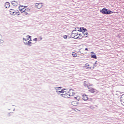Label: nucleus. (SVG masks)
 I'll return each instance as SVG.
<instances>
[{
	"mask_svg": "<svg viewBox=\"0 0 124 124\" xmlns=\"http://www.w3.org/2000/svg\"><path fill=\"white\" fill-rule=\"evenodd\" d=\"M96 62H97V61H96L94 64H96Z\"/></svg>",
	"mask_w": 124,
	"mask_h": 124,
	"instance_id": "nucleus-33",
	"label": "nucleus"
},
{
	"mask_svg": "<svg viewBox=\"0 0 124 124\" xmlns=\"http://www.w3.org/2000/svg\"><path fill=\"white\" fill-rule=\"evenodd\" d=\"M89 86H93V84H91L90 85H89Z\"/></svg>",
	"mask_w": 124,
	"mask_h": 124,
	"instance_id": "nucleus-34",
	"label": "nucleus"
},
{
	"mask_svg": "<svg viewBox=\"0 0 124 124\" xmlns=\"http://www.w3.org/2000/svg\"><path fill=\"white\" fill-rule=\"evenodd\" d=\"M10 12L11 15L15 16V15H17V14L19 13V11H16L13 9H10Z\"/></svg>",
	"mask_w": 124,
	"mask_h": 124,
	"instance_id": "nucleus-4",
	"label": "nucleus"
},
{
	"mask_svg": "<svg viewBox=\"0 0 124 124\" xmlns=\"http://www.w3.org/2000/svg\"><path fill=\"white\" fill-rule=\"evenodd\" d=\"M85 66L86 68V69H94V67H93V68H92V67H89V66H90V64L88 63H86L85 64Z\"/></svg>",
	"mask_w": 124,
	"mask_h": 124,
	"instance_id": "nucleus-15",
	"label": "nucleus"
},
{
	"mask_svg": "<svg viewBox=\"0 0 124 124\" xmlns=\"http://www.w3.org/2000/svg\"><path fill=\"white\" fill-rule=\"evenodd\" d=\"M31 39H30V40L28 42H24V43L25 45H27V46H31Z\"/></svg>",
	"mask_w": 124,
	"mask_h": 124,
	"instance_id": "nucleus-12",
	"label": "nucleus"
},
{
	"mask_svg": "<svg viewBox=\"0 0 124 124\" xmlns=\"http://www.w3.org/2000/svg\"><path fill=\"white\" fill-rule=\"evenodd\" d=\"M63 37L64 39H67V35H64V36H63Z\"/></svg>",
	"mask_w": 124,
	"mask_h": 124,
	"instance_id": "nucleus-27",
	"label": "nucleus"
},
{
	"mask_svg": "<svg viewBox=\"0 0 124 124\" xmlns=\"http://www.w3.org/2000/svg\"><path fill=\"white\" fill-rule=\"evenodd\" d=\"M96 64H93V67H96Z\"/></svg>",
	"mask_w": 124,
	"mask_h": 124,
	"instance_id": "nucleus-30",
	"label": "nucleus"
},
{
	"mask_svg": "<svg viewBox=\"0 0 124 124\" xmlns=\"http://www.w3.org/2000/svg\"><path fill=\"white\" fill-rule=\"evenodd\" d=\"M43 6V3H35V7L37 8L38 9H40V8H42Z\"/></svg>",
	"mask_w": 124,
	"mask_h": 124,
	"instance_id": "nucleus-5",
	"label": "nucleus"
},
{
	"mask_svg": "<svg viewBox=\"0 0 124 124\" xmlns=\"http://www.w3.org/2000/svg\"><path fill=\"white\" fill-rule=\"evenodd\" d=\"M61 95H62V97H64V98H70V97L69 96V94L68 93H64H64H62V94H61Z\"/></svg>",
	"mask_w": 124,
	"mask_h": 124,
	"instance_id": "nucleus-7",
	"label": "nucleus"
},
{
	"mask_svg": "<svg viewBox=\"0 0 124 124\" xmlns=\"http://www.w3.org/2000/svg\"><path fill=\"white\" fill-rule=\"evenodd\" d=\"M3 44V40L2 39H0V45H2Z\"/></svg>",
	"mask_w": 124,
	"mask_h": 124,
	"instance_id": "nucleus-24",
	"label": "nucleus"
},
{
	"mask_svg": "<svg viewBox=\"0 0 124 124\" xmlns=\"http://www.w3.org/2000/svg\"><path fill=\"white\" fill-rule=\"evenodd\" d=\"M88 89H89V92H90V93H97V91H96V90L93 88H90L88 87Z\"/></svg>",
	"mask_w": 124,
	"mask_h": 124,
	"instance_id": "nucleus-9",
	"label": "nucleus"
},
{
	"mask_svg": "<svg viewBox=\"0 0 124 124\" xmlns=\"http://www.w3.org/2000/svg\"><path fill=\"white\" fill-rule=\"evenodd\" d=\"M85 51H88V48H85Z\"/></svg>",
	"mask_w": 124,
	"mask_h": 124,
	"instance_id": "nucleus-32",
	"label": "nucleus"
},
{
	"mask_svg": "<svg viewBox=\"0 0 124 124\" xmlns=\"http://www.w3.org/2000/svg\"><path fill=\"white\" fill-rule=\"evenodd\" d=\"M120 101L121 102V104L124 106V94L122 95L121 96Z\"/></svg>",
	"mask_w": 124,
	"mask_h": 124,
	"instance_id": "nucleus-11",
	"label": "nucleus"
},
{
	"mask_svg": "<svg viewBox=\"0 0 124 124\" xmlns=\"http://www.w3.org/2000/svg\"><path fill=\"white\" fill-rule=\"evenodd\" d=\"M19 9L22 13L25 12V11H30L29 9L25 8V7L20 6L19 7Z\"/></svg>",
	"mask_w": 124,
	"mask_h": 124,
	"instance_id": "nucleus-6",
	"label": "nucleus"
},
{
	"mask_svg": "<svg viewBox=\"0 0 124 124\" xmlns=\"http://www.w3.org/2000/svg\"><path fill=\"white\" fill-rule=\"evenodd\" d=\"M61 89H62V87H55V90L56 91V93L60 94V93H64V91L63 90H61Z\"/></svg>",
	"mask_w": 124,
	"mask_h": 124,
	"instance_id": "nucleus-3",
	"label": "nucleus"
},
{
	"mask_svg": "<svg viewBox=\"0 0 124 124\" xmlns=\"http://www.w3.org/2000/svg\"><path fill=\"white\" fill-rule=\"evenodd\" d=\"M27 39H29V37H27V38H26Z\"/></svg>",
	"mask_w": 124,
	"mask_h": 124,
	"instance_id": "nucleus-36",
	"label": "nucleus"
},
{
	"mask_svg": "<svg viewBox=\"0 0 124 124\" xmlns=\"http://www.w3.org/2000/svg\"><path fill=\"white\" fill-rule=\"evenodd\" d=\"M78 32H77V31L74 30L72 32V37L73 38H75V39H77L78 38H79V36H78Z\"/></svg>",
	"mask_w": 124,
	"mask_h": 124,
	"instance_id": "nucleus-2",
	"label": "nucleus"
},
{
	"mask_svg": "<svg viewBox=\"0 0 124 124\" xmlns=\"http://www.w3.org/2000/svg\"><path fill=\"white\" fill-rule=\"evenodd\" d=\"M91 58L92 59H97V57H96V55L95 54L91 55Z\"/></svg>",
	"mask_w": 124,
	"mask_h": 124,
	"instance_id": "nucleus-19",
	"label": "nucleus"
},
{
	"mask_svg": "<svg viewBox=\"0 0 124 124\" xmlns=\"http://www.w3.org/2000/svg\"><path fill=\"white\" fill-rule=\"evenodd\" d=\"M78 31H82V29L81 28H78Z\"/></svg>",
	"mask_w": 124,
	"mask_h": 124,
	"instance_id": "nucleus-26",
	"label": "nucleus"
},
{
	"mask_svg": "<svg viewBox=\"0 0 124 124\" xmlns=\"http://www.w3.org/2000/svg\"><path fill=\"white\" fill-rule=\"evenodd\" d=\"M5 7L6 8H9V7H10V4L9 3V2H7L5 3Z\"/></svg>",
	"mask_w": 124,
	"mask_h": 124,
	"instance_id": "nucleus-17",
	"label": "nucleus"
},
{
	"mask_svg": "<svg viewBox=\"0 0 124 124\" xmlns=\"http://www.w3.org/2000/svg\"><path fill=\"white\" fill-rule=\"evenodd\" d=\"M22 13H23L24 15H28L29 14L28 13V11H25L23 12Z\"/></svg>",
	"mask_w": 124,
	"mask_h": 124,
	"instance_id": "nucleus-23",
	"label": "nucleus"
},
{
	"mask_svg": "<svg viewBox=\"0 0 124 124\" xmlns=\"http://www.w3.org/2000/svg\"><path fill=\"white\" fill-rule=\"evenodd\" d=\"M26 37H29L28 39H26L25 38H23V40L24 41V42H27V41H28V40H30V39H31V36H30V35H27L26 36Z\"/></svg>",
	"mask_w": 124,
	"mask_h": 124,
	"instance_id": "nucleus-14",
	"label": "nucleus"
},
{
	"mask_svg": "<svg viewBox=\"0 0 124 124\" xmlns=\"http://www.w3.org/2000/svg\"><path fill=\"white\" fill-rule=\"evenodd\" d=\"M94 52H91V54H93Z\"/></svg>",
	"mask_w": 124,
	"mask_h": 124,
	"instance_id": "nucleus-35",
	"label": "nucleus"
},
{
	"mask_svg": "<svg viewBox=\"0 0 124 124\" xmlns=\"http://www.w3.org/2000/svg\"><path fill=\"white\" fill-rule=\"evenodd\" d=\"M79 38L80 39H82V38H83V37H84V36L83 35H82V34H78Z\"/></svg>",
	"mask_w": 124,
	"mask_h": 124,
	"instance_id": "nucleus-20",
	"label": "nucleus"
},
{
	"mask_svg": "<svg viewBox=\"0 0 124 124\" xmlns=\"http://www.w3.org/2000/svg\"><path fill=\"white\" fill-rule=\"evenodd\" d=\"M75 111H76V112H77V111H78V109H75Z\"/></svg>",
	"mask_w": 124,
	"mask_h": 124,
	"instance_id": "nucleus-31",
	"label": "nucleus"
},
{
	"mask_svg": "<svg viewBox=\"0 0 124 124\" xmlns=\"http://www.w3.org/2000/svg\"><path fill=\"white\" fill-rule=\"evenodd\" d=\"M101 12L102 14H106V15H108V14H112L113 13V12L110 11V10H108L106 8H103L101 10Z\"/></svg>",
	"mask_w": 124,
	"mask_h": 124,
	"instance_id": "nucleus-1",
	"label": "nucleus"
},
{
	"mask_svg": "<svg viewBox=\"0 0 124 124\" xmlns=\"http://www.w3.org/2000/svg\"><path fill=\"white\" fill-rule=\"evenodd\" d=\"M83 31L82 32V34L83 35V37H88L89 36V33L87 31V29L83 28ZM86 32V33H85Z\"/></svg>",
	"mask_w": 124,
	"mask_h": 124,
	"instance_id": "nucleus-8",
	"label": "nucleus"
},
{
	"mask_svg": "<svg viewBox=\"0 0 124 124\" xmlns=\"http://www.w3.org/2000/svg\"><path fill=\"white\" fill-rule=\"evenodd\" d=\"M33 41H37V38H35L34 39H33Z\"/></svg>",
	"mask_w": 124,
	"mask_h": 124,
	"instance_id": "nucleus-28",
	"label": "nucleus"
},
{
	"mask_svg": "<svg viewBox=\"0 0 124 124\" xmlns=\"http://www.w3.org/2000/svg\"><path fill=\"white\" fill-rule=\"evenodd\" d=\"M73 57H74V58H76V57H77V54L75 52H73L72 54Z\"/></svg>",
	"mask_w": 124,
	"mask_h": 124,
	"instance_id": "nucleus-21",
	"label": "nucleus"
},
{
	"mask_svg": "<svg viewBox=\"0 0 124 124\" xmlns=\"http://www.w3.org/2000/svg\"><path fill=\"white\" fill-rule=\"evenodd\" d=\"M68 93H69V95L70 97V96H72L75 94V93L73 92V90H70L68 92Z\"/></svg>",
	"mask_w": 124,
	"mask_h": 124,
	"instance_id": "nucleus-10",
	"label": "nucleus"
},
{
	"mask_svg": "<svg viewBox=\"0 0 124 124\" xmlns=\"http://www.w3.org/2000/svg\"><path fill=\"white\" fill-rule=\"evenodd\" d=\"M11 3L14 6H17V5L19 4V2L17 1H12Z\"/></svg>",
	"mask_w": 124,
	"mask_h": 124,
	"instance_id": "nucleus-13",
	"label": "nucleus"
},
{
	"mask_svg": "<svg viewBox=\"0 0 124 124\" xmlns=\"http://www.w3.org/2000/svg\"><path fill=\"white\" fill-rule=\"evenodd\" d=\"M39 41H40V40H42V37H39Z\"/></svg>",
	"mask_w": 124,
	"mask_h": 124,
	"instance_id": "nucleus-29",
	"label": "nucleus"
},
{
	"mask_svg": "<svg viewBox=\"0 0 124 124\" xmlns=\"http://www.w3.org/2000/svg\"><path fill=\"white\" fill-rule=\"evenodd\" d=\"M82 99L83 100H84L85 101H87L88 99H89V98L88 97V96L86 94H83L82 95Z\"/></svg>",
	"mask_w": 124,
	"mask_h": 124,
	"instance_id": "nucleus-16",
	"label": "nucleus"
},
{
	"mask_svg": "<svg viewBox=\"0 0 124 124\" xmlns=\"http://www.w3.org/2000/svg\"><path fill=\"white\" fill-rule=\"evenodd\" d=\"M74 98L75 100H78V101L80 100V96H77L76 97H74Z\"/></svg>",
	"mask_w": 124,
	"mask_h": 124,
	"instance_id": "nucleus-18",
	"label": "nucleus"
},
{
	"mask_svg": "<svg viewBox=\"0 0 124 124\" xmlns=\"http://www.w3.org/2000/svg\"><path fill=\"white\" fill-rule=\"evenodd\" d=\"M84 86L85 87H87V88H88L90 86L88 84H86V81H84Z\"/></svg>",
	"mask_w": 124,
	"mask_h": 124,
	"instance_id": "nucleus-25",
	"label": "nucleus"
},
{
	"mask_svg": "<svg viewBox=\"0 0 124 124\" xmlns=\"http://www.w3.org/2000/svg\"><path fill=\"white\" fill-rule=\"evenodd\" d=\"M77 102L76 101H73L72 102V105L73 106H76Z\"/></svg>",
	"mask_w": 124,
	"mask_h": 124,
	"instance_id": "nucleus-22",
	"label": "nucleus"
}]
</instances>
